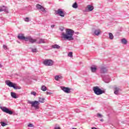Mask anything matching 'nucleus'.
<instances>
[{"mask_svg":"<svg viewBox=\"0 0 129 129\" xmlns=\"http://www.w3.org/2000/svg\"><path fill=\"white\" fill-rule=\"evenodd\" d=\"M51 48L52 49H60V48H61V47L59 45H58V44H54L51 46Z\"/></svg>","mask_w":129,"mask_h":129,"instance_id":"a211bd4d","label":"nucleus"},{"mask_svg":"<svg viewBox=\"0 0 129 129\" xmlns=\"http://www.w3.org/2000/svg\"><path fill=\"white\" fill-rule=\"evenodd\" d=\"M54 129H61L59 126H55Z\"/></svg>","mask_w":129,"mask_h":129,"instance_id":"f704fd0d","label":"nucleus"},{"mask_svg":"<svg viewBox=\"0 0 129 129\" xmlns=\"http://www.w3.org/2000/svg\"><path fill=\"white\" fill-rule=\"evenodd\" d=\"M41 90H42V91H46V90H47V87L45 86H42L41 87Z\"/></svg>","mask_w":129,"mask_h":129,"instance_id":"bb28decb","label":"nucleus"},{"mask_svg":"<svg viewBox=\"0 0 129 129\" xmlns=\"http://www.w3.org/2000/svg\"><path fill=\"white\" fill-rule=\"evenodd\" d=\"M97 116L98 117H102V115L100 113H98L97 114Z\"/></svg>","mask_w":129,"mask_h":129,"instance_id":"7c9ffc66","label":"nucleus"},{"mask_svg":"<svg viewBox=\"0 0 129 129\" xmlns=\"http://www.w3.org/2000/svg\"><path fill=\"white\" fill-rule=\"evenodd\" d=\"M24 21L25 22H29L30 21V19H29V18L26 17V18L24 19Z\"/></svg>","mask_w":129,"mask_h":129,"instance_id":"c756f323","label":"nucleus"},{"mask_svg":"<svg viewBox=\"0 0 129 129\" xmlns=\"http://www.w3.org/2000/svg\"><path fill=\"white\" fill-rule=\"evenodd\" d=\"M38 102H41V103H44L45 102V98H39Z\"/></svg>","mask_w":129,"mask_h":129,"instance_id":"5701e85b","label":"nucleus"},{"mask_svg":"<svg viewBox=\"0 0 129 129\" xmlns=\"http://www.w3.org/2000/svg\"><path fill=\"white\" fill-rule=\"evenodd\" d=\"M77 112H78V111H76Z\"/></svg>","mask_w":129,"mask_h":129,"instance_id":"c03bdc74","label":"nucleus"},{"mask_svg":"<svg viewBox=\"0 0 129 129\" xmlns=\"http://www.w3.org/2000/svg\"><path fill=\"white\" fill-rule=\"evenodd\" d=\"M94 9V7L92 6V5H88L87 7L86 12H92L93 10Z\"/></svg>","mask_w":129,"mask_h":129,"instance_id":"ddd939ff","label":"nucleus"},{"mask_svg":"<svg viewBox=\"0 0 129 129\" xmlns=\"http://www.w3.org/2000/svg\"><path fill=\"white\" fill-rule=\"evenodd\" d=\"M119 88H114V93L116 94V95H118L119 92Z\"/></svg>","mask_w":129,"mask_h":129,"instance_id":"f3484780","label":"nucleus"},{"mask_svg":"<svg viewBox=\"0 0 129 129\" xmlns=\"http://www.w3.org/2000/svg\"><path fill=\"white\" fill-rule=\"evenodd\" d=\"M28 127H34V125L32 123H29L28 125Z\"/></svg>","mask_w":129,"mask_h":129,"instance_id":"c85d7f7f","label":"nucleus"},{"mask_svg":"<svg viewBox=\"0 0 129 129\" xmlns=\"http://www.w3.org/2000/svg\"><path fill=\"white\" fill-rule=\"evenodd\" d=\"M18 38L19 40H25V41L26 42H28V41H29L30 42V43H31V44H34V43H35V40L33 39V38H32V37L31 36H28L25 37V36H24V34H19L18 35Z\"/></svg>","mask_w":129,"mask_h":129,"instance_id":"f03ea898","label":"nucleus"},{"mask_svg":"<svg viewBox=\"0 0 129 129\" xmlns=\"http://www.w3.org/2000/svg\"><path fill=\"white\" fill-rule=\"evenodd\" d=\"M68 56V57H70V58H72L73 57V52L72 51L69 52Z\"/></svg>","mask_w":129,"mask_h":129,"instance_id":"a878e982","label":"nucleus"},{"mask_svg":"<svg viewBox=\"0 0 129 129\" xmlns=\"http://www.w3.org/2000/svg\"><path fill=\"white\" fill-rule=\"evenodd\" d=\"M76 34H77V35H78L79 34V32H76Z\"/></svg>","mask_w":129,"mask_h":129,"instance_id":"ea45409f","label":"nucleus"},{"mask_svg":"<svg viewBox=\"0 0 129 129\" xmlns=\"http://www.w3.org/2000/svg\"><path fill=\"white\" fill-rule=\"evenodd\" d=\"M54 27H55V25H54L51 26V28L52 29H53V28H54Z\"/></svg>","mask_w":129,"mask_h":129,"instance_id":"c9c22d12","label":"nucleus"},{"mask_svg":"<svg viewBox=\"0 0 129 129\" xmlns=\"http://www.w3.org/2000/svg\"><path fill=\"white\" fill-rule=\"evenodd\" d=\"M33 39L35 41L34 43H37V44H45V43H46L45 39L43 38H37L36 39Z\"/></svg>","mask_w":129,"mask_h":129,"instance_id":"9d476101","label":"nucleus"},{"mask_svg":"<svg viewBox=\"0 0 129 129\" xmlns=\"http://www.w3.org/2000/svg\"><path fill=\"white\" fill-rule=\"evenodd\" d=\"M0 12H8L7 8L5 6H3V8H0Z\"/></svg>","mask_w":129,"mask_h":129,"instance_id":"4be33fe9","label":"nucleus"},{"mask_svg":"<svg viewBox=\"0 0 129 129\" xmlns=\"http://www.w3.org/2000/svg\"><path fill=\"white\" fill-rule=\"evenodd\" d=\"M73 129H77L76 128H73Z\"/></svg>","mask_w":129,"mask_h":129,"instance_id":"79ce46f5","label":"nucleus"},{"mask_svg":"<svg viewBox=\"0 0 129 129\" xmlns=\"http://www.w3.org/2000/svg\"><path fill=\"white\" fill-rule=\"evenodd\" d=\"M1 109L4 112L6 113H8V114H13V111L10 110V109L6 107H0Z\"/></svg>","mask_w":129,"mask_h":129,"instance_id":"6e6552de","label":"nucleus"},{"mask_svg":"<svg viewBox=\"0 0 129 129\" xmlns=\"http://www.w3.org/2000/svg\"><path fill=\"white\" fill-rule=\"evenodd\" d=\"M6 84L8 85L9 87H13L14 89H21V87L16 86V84H14L13 82H11L10 80L6 81Z\"/></svg>","mask_w":129,"mask_h":129,"instance_id":"39448f33","label":"nucleus"},{"mask_svg":"<svg viewBox=\"0 0 129 129\" xmlns=\"http://www.w3.org/2000/svg\"><path fill=\"white\" fill-rule=\"evenodd\" d=\"M55 13L56 15H58V16L62 17V18H64V17H65V13L61 9H59L56 11H55Z\"/></svg>","mask_w":129,"mask_h":129,"instance_id":"0eeeda50","label":"nucleus"},{"mask_svg":"<svg viewBox=\"0 0 129 129\" xmlns=\"http://www.w3.org/2000/svg\"><path fill=\"white\" fill-rule=\"evenodd\" d=\"M60 88L63 92H65V93H70V92H71V89L68 87L62 86L60 87Z\"/></svg>","mask_w":129,"mask_h":129,"instance_id":"9b49d317","label":"nucleus"},{"mask_svg":"<svg viewBox=\"0 0 129 129\" xmlns=\"http://www.w3.org/2000/svg\"><path fill=\"white\" fill-rule=\"evenodd\" d=\"M121 42L122 44H123V45H126V44L127 43V41H126V39H125V38H122L121 40Z\"/></svg>","mask_w":129,"mask_h":129,"instance_id":"aec40b11","label":"nucleus"},{"mask_svg":"<svg viewBox=\"0 0 129 129\" xmlns=\"http://www.w3.org/2000/svg\"><path fill=\"white\" fill-rule=\"evenodd\" d=\"M36 9L39 11V12H42V13H46L45 8L39 4L36 5Z\"/></svg>","mask_w":129,"mask_h":129,"instance_id":"1a4fd4ad","label":"nucleus"},{"mask_svg":"<svg viewBox=\"0 0 129 129\" xmlns=\"http://www.w3.org/2000/svg\"><path fill=\"white\" fill-rule=\"evenodd\" d=\"M94 33L96 36H99V34H101V31H100V29H96Z\"/></svg>","mask_w":129,"mask_h":129,"instance_id":"2eb2a0df","label":"nucleus"},{"mask_svg":"<svg viewBox=\"0 0 129 129\" xmlns=\"http://www.w3.org/2000/svg\"><path fill=\"white\" fill-rule=\"evenodd\" d=\"M43 63L45 66H53L54 61L52 59H45L43 61Z\"/></svg>","mask_w":129,"mask_h":129,"instance_id":"423d86ee","label":"nucleus"},{"mask_svg":"<svg viewBox=\"0 0 129 129\" xmlns=\"http://www.w3.org/2000/svg\"><path fill=\"white\" fill-rule=\"evenodd\" d=\"M93 90L96 95H101L104 93V91L101 90L98 86H95L93 88Z\"/></svg>","mask_w":129,"mask_h":129,"instance_id":"20e7f679","label":"nucleus"},{"mask_svg":"<svg viewBox=\"0 0 129 129\" xmlns=\"http://www.w3.org/2000/svg\"><path fill=\"white\" fill-rule=\"evenodd\" d=\"M101 73H106L107 72V69L104 67H102L100 68Z\"/></svg>","mask_w":129,"mask_h":129,"instance_id":"4468645a","label":"nucleus"},{"mask_svg":"<svg viewBox=\"0 0 129 129\" xmlns=\"http://www.w3.org/2000/svg\"><path fill=\"white\" fill-rule=\"evenodd\" d=\"M46 94L47 95L51 94V93H50L49 92H47Z\"/></svg>","mask_w":129,"mask_h":129,"instance_id":"e433bc0d","label":"nucleus"},{"mask_svg":"<svg viewBox=\"0 0 129 129\" xmlns=\"http://www.w3.org/2000/svg\"><path fill=\"white\" fill-rule=\"evenodd\" d=\"M97 70V69L95 67H91V70L92 72H93V73H95V72H96Z\"/></svg>","mask_w":129,"mask_h":129,"instance_id":"412c9836","label":"nucleus"},{"mask_svg":"<svg viewBox=\"0 0 129 129\" xmlns=\"http://www.w3.org/2000/svg\"><path fill=\"white\" fill-rule=\"evenodd\" d=\"M3 48L5 50H7V49H8V46H7V45H3Z\"/></svg>","mask_w":129,"mask_h":129,"instance_id":"473e14b6","label":"nucleus"},{"mask_svg":"<svg viewBox=\"0 0 129 129\" xmlns=\"http://www.w3.org/2000/svg\"><path fill=\"white\" fill-rule=\"evenodd\" d=\"M109 38L110 39V40H113V35L111 33H109Z\"/></svg>","mask_w":129,"mask_h":129,"instance_id":"b1692460","label":"nucleus"},{"mask_svg":"<svg viewBox=\"0 0 129 129\" xmlns=\"http://www.w3.org/2000/svg\"><path fill=\"white\" fill-rule=\"evenodd\" d=\"M100 120V121H103V119H101Z\"/></svg>","mask_w":129,"mask_h":129,"instance_id":"58836bf2","label":"nucleus"},{"mask_svg":"<svg viewBox=\"0 0 129 129\" xmlns=\"http://www.w3.org/2000/svg\"><path fill=\"white\" fill-rule=\"evenodd\" d=\"M11 95L13 98H15V99L18 98V96H17V94H16V93L15 92H12L11 93Z\"/></svg>","mask_w":129,"mask_h":129,"instance_id":"6ab92c4d","label":"nucleus"},{"mask_svg":"<svg viewBox=\"0 0 129 129\" xmlns=\"http://www.w3.org/2000/svg\"><path fill=\"white\" fill-rule=\"evenodd\" d=\"M73 8L74 9H77L78 8V5H77V3L75 2L72 6Z\"/></svg>","mask_w":129,"mask_h":129,"instance_id":"393cba45","label":"nucleus"},{"mask_svg":"<svg viewBox=\"0 0 129 129\" xmlns=\"http://www.w3.org/2000/svg\"><path fill=\"white\" fill-rule=\"evenodd\" d=\"M27 103H29V104H31V107H34L35 108V110H37L38 109H40V102L38 101H27Z\"/></svg>","mask_w":129,"mask_h":129,"instance_id":"7ed1b4c3","label":"nucleus"},{"mask_svg":"<svg viewBox=\"0 0 129 129\" xmlns=\"http://www.w3.org/2000/svg\"><path fill=\"white\" fill-rule=\"evenodd\" d=\"M3 67V66H2V64H0V68H2Z\"/></svg>","mask_w":129,"mask_h":129,"instance_id":"4c0bfd02","label":"nucleus"},{"mask_svg":"<svg viewBox=\"0 0 129 129\" xmlns=\"http://www.w3.org/2000/svg\"><path fill=\"white\" fill-rule=\"evenodd\" d=\"M17 42H18L19 43H20V42H19V41H17Z\"/></svg>","mask_w":129,"mask_h":129,"instance_id":"a19ab883","label":"nucleus"},{"mask_svg":"<svg viewBox=\"0 0 129 129\" xmlns=\"http://www.w3.org/2000/svg\"><path fill=\"white\" fill-rule=\"evenodd\" d=\"M60 31H63V30H62V29H60Z\"/></svg>","mask_w":129,"mask_h":129,"instance_id":"37998d69","label":"nucleus"},{"mask_svg":"<svg viewBox=\"0 0 129 129\" xmlns=\"http://www.w3.org/2000/svg\"><path fill=\"white\" fill-rule=\"evenodd\" d=\"M74 34V31L73 30L67 29L66 33L64 32L61 33V38L64 40H68V41H73L74 40V37H73Z\"/></svg>","mask_w":129,"mask_h":129,"instance_id":"f257e3e1","label":"nucleus"},{"mask_svg":"<svg viewBox=\"0 0 129 129\" xmlns=\"http://www.w3.org/2000/svg\"><path fill=\"white\" fill-rule=\"evenodd\" d=\"M1 125L2 126H6V125H7V123H6L5 122H1Z\"/></svg>","mask_w":129,"mask_h":129,"instance_id":"cd10ccee","label":"nucleus"},{"mask_svg":"<svg viewBox=\"0 0 129 129\" xmlns=\"http://www.w3.org/2000/svg\"><path fill=\"white\" fill-rule=\"evenodd\" d=\"M63 78V77L61 75H57L54 77V79L56 81H59V79H62Z\"/></svg>","mask_w":129,"mask_h":129,"instance_id":"dca6fc26","label":"nucleus"},{"mask_svg":"<svg viewBox=\"0 0 129 129\" xmlns=\"http://www.w3.org/2000/svg\"><path fill=\"white\" fill-rule=\"evenodd\" d=\"M32 52H33V53H35V52H37V49H32Z\"/></svg>","mask_w":129,"mask_h":129,"instance_id":"72a5a7b5","label":"nucleus"},{"mask_svg":"<svg viewBox=\"0 0 129 129\" xmlns=\"http://www.w3.org/2000/svg\"><path fill=\"white\" fill-rule=\"evenodd\" d=\"M103 80L105 83H109L110 82V78L109 76H105L103 77Z\"/></svg>","mask_w":129,"mask_h":129,"instance_id":"f8f14e48","label":"nucleus"},{"mask_svg":"<svg viewBox=\"0 0 129 129\" xmlns=\"http://www.w3.org/2000/svg\"><path fill=\"white\" fill-rule=\"evenodd\" d=\"M31 94L32 95H34V96H36V92H31Z\"/></svg>","mask_w":129,"mask_h":129,"instance_id":"2f4dec72","label":"nucleus"}]
</instances>
